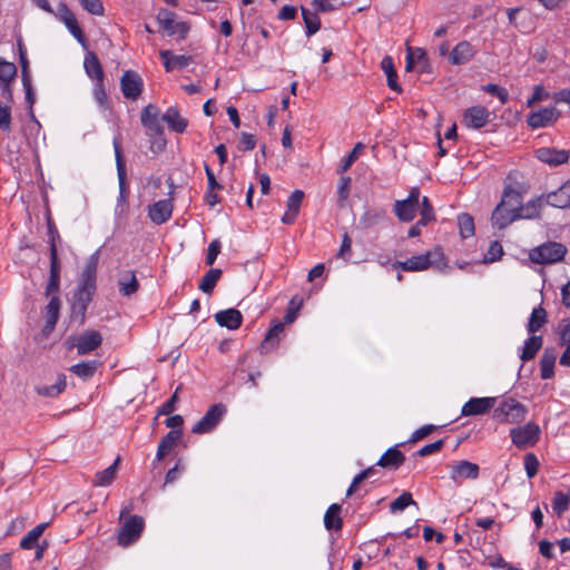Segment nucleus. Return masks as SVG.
<instances>
[{
  "instance_id": "obj_25",
  "label": "nucleus",
  "mask_w": 570,
  "mask_h": 570,
  "mask_svg": "<svg viewBox=\"0 0 570 570\" xmlns=\"http://www.w3.org/2000/svg\"><path fill=\"white\" fill-rule=\"evenodd\" d=\"M419 206L420 205L409 202L406 199L395 200V203H394L395 216L401 222H411L416 216Z\"/></svg>"
},
{
  "instance_id": "obj_58",
  "label": "nucleus",
  "mask_w": 570,
  "mask_h": 570,
  "mask_svg": "<svg viewBox=\"0 0 570 570\" xmlns=\"http://www.w3.org/2000/svg\"><path fill=\"white\" fill-rule=\"evenodd\" d=\"M81 7L91 14L102 16L104 6L100 0H80Z\"/></svg>"
},
{
  "instance_id": "obj_6",
  "label": "nucleus",
  "mask_w": 570,
  "mask_h": 570,
  "mask_svg": "<svg viewBox=\"0 0 570 570\" xmlns=\"http://www.w3.org/2000/svg\"><path fill=\"white\" fill-rule=\"evenodd\" d=\"M540 435L541 429L534 422H528L510 430L512 443L521 450L533 446L540 440Z\"/></svg>"
},
{
  "instance_id": "obj_2",
  "label": "nucleus",
  "mask_w": 570,
  "mask_h": 570,
  "mask_svg": "<svg viewBox=\"0 0 570 570\" xmlns=\"http://www.w3.org/2000/svg\"><path fill=\"white\" fill-rule=\"evenodd\" d=\"M522 197L521 194L513 189L512 187H507L503 191V196L501 202L497 205L494 208L491 222L494 227H498L499 229H503L507 226L511 224V217L512 216H502L501 212L505 208V206L509 209H512V213L518 214L519 208L521 207Z\"/></svg>"
},
{
  "instance_id": "obj_59",
  "label": "nucleus",
  "mask_w": 570,
  "mask_h": 570,
  "mask_svg": "<svg viewBox=\"0 0 570 570\" xmlns=\"http://www.w3.org/2000/svg\"><path fill=\"white\" fill-rule=\"evenodd\" d=\"M549 97L548 91L543 86L537 85L533 88L532 95L527 99V107H531L535 102L546 100Z\"/></svg>"
},
{
  "instance_id": "obj_12",
  "label": "nucleus",
  "mask_w": 570,
  "mask_h": 570,
  "mask_svg": "<svg viewBox=\"0 0 570 570\" xmlns=\"http://www.w3.org/2000/svg\"><path fill=\"white\" fill-rule=\"evenodd\" d=\"M60 272L61 264L58 258V249L57 245L51 246L50 248V271H49V279L46 286V295L50 296L51 294H58L60 289Z\"/></svg>"
},
{
  "instance_id": "obj_11",
  "label": "nucleus",
  "mask_w": 570,
  "mask_h": 570,
  "mask_svg": "<svg viewBox=\"0 0 570 570\" xmlns=\"http://www.w3.org/2000/svg\"><path fill=\"white\" fill-rule=\"evenodd\" d=\"M497 404V397H471L462 406L463 416H475L488 413Z\"/></svg>"
},
{
  "instance_id": "obj_46",
  "label": "nucleus",
  "mask_w": 570,
  "mask_h": 570,
  "mask_svg": "<svg viewBox=\"0 0 570 570\" xmlns=\"http://www.w3.org/2000/svg\"><path fill=\"white\" fill-rule=\"evenodd\" d=\"M570 507V494L557 491L552 499V510L561 517Z\"/></svg>"
},
{
  "instance_id": "obj_27",
  "label": "nucleus",
  "mask_w": 570,
  "mask_h": 570,
  "mask_svg": "<svg viewBox=\"0 0 570 570\" xmlns=\"http://www.w3.org/2000/svg\"><path fill=\"white\" fill-rule=\"evenodd\" d=\"M557 360V351L554 348H546L540 360V374L543 380H549L554 375V365Z\"/></svg>"
},
{
  "instance_id": "obj_56",
  "label": "nucleus",
  "mask_w": 570,
  "mask_h": 570,
  "mask_svg": "<svg viewBox=\"0 0 570 570\" xmlns=\"http://www.w3.org/2000/svg\"><path fill=\"white\" fill-rule=\"evenodd\" d=\"M364 145L362 142H357L355 147L352 149V151L343 159L341 171H346L353 163L358 158L361 151L363 150Z\"/></svg>"
},
{
  "instance_id": "obj_39",
  "label": "nucleus",
  "mask_w": 570,
  "mask_h": 570,
  "mask_svg": "<svg viewBox=\"0 0 570 570\" xmlns=\"http://www.w3.org/2000/svg\"><path fill=\"white\" fill-rule=\"evenodd\" d=\"M542 207V198H537L528 202L525 205L521 204L518 213V219H533L540 216Z\"/></svg>"
},
{
  "instance_id": "obj_13",
  "label": "nucleus",
  "mask_w": 570,
  "mask_h": 570,
  "mask_svg": "<svg viewBox=\"0 0 570 570\" xmlns=\"http://www.w3.org/2000/svg\"><path fill=\"white\" fill-rule=\"evenodd\" d=\"M494 119L495 115L489 109H465L463 115V124L472 129H480Z\"/></svg>"
},
{
  "instance_id": "obj_51",
  "label": "nucleus",
  "mask_w": 570,
  "mask_h": 570,
  "mask_svg": "<svg viewBox=\"0 0 570 570\" xmlns=\"http://www.w3.org/2000/svg\"><path fill=\"white\" fill-rule=\"evenodd\" d=\"M419 208L422 224H429L435 219L433 206L426 196L422 198Z\"/></svg>"
},
{
  "instance_id": "obj_49",
  "label": "nucleus",
  "mask_w": 570,
  "mask_h": 570,
  "mask_svg": "<svg viewBox=\"0 0 570 570\" xmlns=\"http://www.w3.org/2000/svg\"><path fill=\"white\" fill-rule=\"evenodd\" d=\"M458 225L462 238H468L474 235V222L471 215L460 214L458 216Z\"/></svg>"
},
{
  "instance_id": "obj_22",
  "label": "nucleus",
  "mask_w": 570,
  "mask_h": 570,
  "mask_svg": "<svg viewBox=\"0 0 570 570\" xmlns=\"http://www.w3.org/2000/svg\"><path fill=\"white\" fill-rule=\"evenodd\" d=\"M546 203L557 208H570V181L547 194Z\"/></svg>"
},
{
  "instance_id": "obj_20",
  "label": "nucleus",
  "mask_w": 570,
  "mask_h": 570,
  "mask_svg": "<svg viewBox=\"0 0 570 570\" xmlns=\"http://www.w3.org/2000/svg\"><path fill=\"white\" fill-rule=\"evenodd\" d=\"M159 56L164 62L166 71L181 70L191 62V57L186 55H175L170 50H161Z\"/></svg>"
},
{
  "instance_id": "obj_36",
  "label": "nucleus",
  "mask_w": 570,
  "mask_h": 570,
  "mask_svg": "<svg viewBox=\"0 0 570 570\" xmlns=\"http://www.w3.org/2000/svg\"><path fill=\"white\" fill-rule=\"evenodd\" d=\"M542 336L532 335L525 340L520 358L522 362L532 360L542 347Z\"/></svg>"
},
{
  "instance_id": "obj_5",
  "label": "nucleus",
  "mask_w": 570,
  "mask_h": 570,
  "mask_svg": "<svg viewBox=\"0 0 570 570\" xmlns=\"http://www.w3.org/2000/svg\"><path fill=\"white\" fill-rule=\"evenodd\" d=\"M159 28L169 37L178 35L179 40L187 38L190 26L186 21H177L176 14L168 9H160L156 16Z\"/></svg>"
},
{
  "instance_id": "obj_24",
  "label": "nucleus",
  "mask_w": 570,
  "mask_h": 570,
  "mask_svg": "<svg viewBox=\"0 0 570 570\" xmlns=\"http://www.w3.org/2000/svg\"><path fill=\"white\" fill-rule=\"evenodd\" d=\"M215 320L218 325L227 327L228 330H237L242 325V313L236 308H228L215 314Z\"/></svg>"
},
{
  "instance_id": "obj_38",
  "label": "nucleus",
  "mask_w": 570,
  "mask_h": 570,
  "mask_svg": "<svg viewBox=\"0 0 570 570\" xmlns=\"http://www.w3.org/2000/svg\"><path fill=\"white\" fill-rule=\"evenodd\" d=\"M98 366L99 362L94 360L75 364L69 371L82 380H89L95 375Z\"/></svg>"
},
{
  "instance_id": "obj_62",
  "label": "nucleus",
  "mask_w": 570,
  "mask_h": 570,
  "mask_svg": "<svg viewBox=\"0 0 570 570\" xmlns=\"http://www.w3.org/2000/svg\"><path fill=\"white\" fill-rule=\"evenodd\" d=\"M443 446H444V440H438V441H435L433 443H430V444H426V445L422 446L417 451V455L419 456H428L430 454H433V453H436V452L441 451Z\"/></svg>"
},
{
  "instance_id": "obj_52",
  "label": "nucleus",
  "mask_w": 570,
  "mask_h": 570,
  "mask_svg": "<svg viewBox=\"0 0 570 570\" xmlns=\"http://www.w3.org/2000/svg\"><path fill=\"white\" fill-rule=\"evenodd\" d=\"M375 473V468L370 466L362 472H360L357 475L354 476L352 483L350 484L346 495H352L358 488V485L366 479L371 478Z\"/></svg>"
},
{
  "instance_id": "obj_50",
  "label": "nucleus",
  "mask_w": 570,
  "mask_h": 570,
  "mask_svg": "<svg viewBox=\"0 0 570 570\" xmlns=\"http://www.w3.org/2000/svg\"><path fill=\"white\" fill-rule=\"evenodd\" d=\"M416 502L413 500L412 494L410 492H403L395 500H393L390 504L391 512L403 511L405 508L410 505H415Z\"/></svg>"
},
{
  "instance_id": "obj_14",
  "label": "nucleus",
  "mask_w": 570,
  "mask_h": 570,
  "mask_svg": "<svg viewBox=\"0 0 570 570\" xmlns=\"http://www.w3.org/2000/svg\"><path fill=\"white\" fill-rule=\"evenodd\" d=\"M432 265L431 253L412 256L406 261H396L392 264L393 268L404 272H421L428 269Z\"/></svg>"
},
{
  "instance_id": "obj_41",
  "label": "nucleus",
  "mask_w": 570,
  "mask_h": 570,
  "mask_svg": "<svg viewBox=\"0 0 570 570\" xmlns=\"http://www.w3.org/2000/svg\"><path fill=\"white\" fill-rule=\"evenodd\" d=\"M283 331L284 324L278 321L274 322L272 327L265 335V338L262 343V348L266 351L269 348H274L278 344L279 335L283 333Z\"/></svg>"
},
{
  "instance_id": "obj_37",
  "label": "nucleus",
  "mask_w": 570,
  "mask_h": 570,
  "mask_svg": "<svg viewBox=\"0 0 570 570\" xmlns=\"http://www.w3.org/2000/svg\"><path fill=\"white\" fill-rule=\"evenodd\" d=\"M163 120L176 132H184L186 130L187 120L178 114L177 109H168L163 115Z\"/></svg>"
},
{
  "instance_id": "obj_43",
  "label": "nucleus",
  "mask_w": 570,
  "mask_h": 570,
  "mask_svg": "<svg viewBox=\"0 0 570 570\" xmlns=\"http://www.w3.org/2000/svg\"><path fill=\"white\" fill-rule=\"evenodd\" d=\"M222 276V271L219 268H210L202 278L198 288L206 293L210 294L217 282L219 281Z\"/></svg>"
},
{
  "instance_id": "obj_33",
  "label": "nucleus",
  "mask_w": 570,
  "mask_h": 570,
  "mask_svg": "<svg viewBox=\"0 0 570 570\" xmlns=\"http://www.w3.org/2000/svg\"><path fill=\"white\" fill-rule=\"evenodd\" d=\"M341 505L333 503L328 507L324 514V525L327 530H341L343 520L341 518Z\"/></svg>"
},
{
  "instance_id": "obj_3",
  "label": "nucleus",
  "mask_w": 570,
  "mask_h": 570,
  "mask_svg": "<svg viewBox=\"0 0 570 570\" xmlns=\"http://www.w3.org/2000/svg\"><path fill=\"white\" fill-rule=\"evenodd\" d=\"M527 407L513 397H505L494 407L493 417L500 423L515 424L524 421Z\"/></svg>"
},
{
  "instance_id": "obj_40",
  "label": "nucleus",
  "mask_w": 570,
  "mask_h": 570,
  "mask_svg": "<svg viewBox=\"0 0 570 570\" xmlns=\"http://www.w3.org/2000/svg\"><path fill=\"white\" fill-rule=\"evenodd\" d=\"M381 68L386 75L387 85L392 90L399 91L400 86L397 83V73L394 67L393 58L385 56L381 61Z\"/></svg>"
},
{
  "instance_id": "obj_57",
  "label": "nucleus",
  "mask_w": 570,
  "mask_h": 570,
  "mask_svg": "<svg viewBox=\"0 0 570 570\" xmlns=\"http://www.w3.org/2000/svg\"><path fill=\"white\" fill-rule=\"evenodd\" d=\"M436 429H438V426L433 425V424L423 425L412 433L411 438L409 439V442L416 443V442L423 440L424 438H426L432 432H434Z\"/></svg>"
},
{
  "instance_id": "obj_21",
  "label": "nucleus",
  "mask_w": 570,
  "mask_h": 570,
  "mask_svg": "<svg viewBox=\"0 0 570 570\" xmlns=\"http://www.w3.org/2000/svg\"><path fill=\"white\" fill-rule=\"evenodd\" d=\"M304 199V193L299 189L294 190L287 199V209L282 217V223L291 225L295 222L298 216L302 202Z\"/></svg>"
},
{
  "instance_id": "obj_32",
  "label": "nucleus",
  "mask_w": 570,
  "mask_h": 570,
  "mask_svg": "<svg viewBox=\"0 0 570 570\" xmlns=\"http://www.w3.org/2000/svg\"><path fill=\"white\" fill-rule=\"evenodd\" d=\"M120 462V458L118 456L111 465H109L107 469L99 471L96 473L95 479L92 481V484L95 487H108L110 485L117 473L118 464Z\"/></svg>"
},
{
  "instance_id": "obj_16",
  "label": "nucleus",
  "mask_w": 570,
  "mask_h": 570,
  "mask_svg": "<svg viewBox=\"0 0 570 570\" xmlns=\"http://www.w3.org/2000/svg\"><path fill=\"white\" fill-rule=\"evenodd\" d=\"M569 151L566 149H556L550 147H541L535 150V157L549 165V166H559L568 163L569 160Z\"/></svg>"
},
{
  "instance_id": "obj_10",
  "label": "nucleus",
  "mask_w": 570,
  "mask_h": 570,
  "mask_svg": "<svg viewBox=\"0 0 570 570\" xmlns=\"http://www.w3.org/2000/svg\"><path fill=\"white\" fill-rule=\"evenodd\" d=\"M144 82L140 75L134 70H127L120 78V89L124 97L135 101L141 94Z\"/></svg>"
},
{
  "instance_id": "obj_61",
  "label": "nucleus",
  "mask_w": 570,
  "mask_h": 570,
  "mask_svg": "<svg viewBox=\"0 0 570 570\" xmlns=\"http://www.w3.org/2000/svg\"><path fill=\"white\" fill-rule=\"evenodd\" d=\"M483 89L493 95V96H497L499 98V101L500 104L504 105L508 102V91L502 88V87H499L498 85H493V83H488L487 86L483 87Z\"/></svg>"
},
{
  "instance_id": "obj_19",
  "label": "nucleus",
  "mask_w": 570,
  "mask_h": 570,
  "mask_svg": "<svg viewBox=\"0 0 570 570\" xmlns=\"http://www.w3.org/2000/svg\"><path fill=\"white\" fill-rule=\"evenodd\" d=\"M558 117L556 109H538L529 115L527 121L532 129H538L553 124Z\"/></svg>"
},
{
  "instance_id": "obj_34",
  "label": "nucleus",
  "mask_w": 570,
  "mask_h": 570,
  "mask_svg": "<svg viewBox=\"0 0 570 570\" xmlns=\"http://www.w3.org/2000/svg\"><path fill=\"white\" fill-rule=\"evenodd\" d=\"M67 386L66 375L60 373L57 376V382L52 385L38 386L36 387L37 393L45 397H56L61 394Z\"/></svg>"
},
{
  "instance_id": "obj_18",
  "label": "nucleus",
  "mask_w": 570,
  "mask_h": 570,
  "mask_svg": "<svg viewBox=\"0 0 570 570\" xmlns=\"http://www.w3.org/2000/svg\"><path fill=\"white\" fill-rule=\"evenodd\" d=\"M61 308V301L57 294L50 295V301L45 308L46 324L43 333L47 335L51 333L59 320V313Z\"/></svg>"
},
{
  "instance_id": "obj_42",
  "label": "nucleus",
  "mask_w": 570,
  "mask_h": 570,
  "mask_svg": "<svg viewBox=\"0 0 570 570\" xmlns=\"http://www.w3.org/2000/svg\"><path fill=\"white\" fill-rule=\"evenodd\" d=\"M546 323H547V312L543 307L538 306V307L533 308V311L530 315V318H529V322L527 325V330L530 334H534Z\"/></svg>"
},
{
  "instance_id": "obj_48",
  "label": "nucleus",
  "mask_w": 570,
  "mask_h": 570,
  "mask_svg": "<svg viewBox=\"0 0 570 570\" xmlns=\"http://www.w3.org/2000/svg\"><path fill=\"white\" fill-rule=\"evenodd\" d=\"M426 61H428L426 55L423 49H421V48L412 49L411 47H407L406 65H405L406 71H411L415 63L425 65Z\"/></svg>"
},
{
  "instance_id": "obj_4",
  "label": "nucleus",
  "mask_w": 570,
  "mask_h": 570,
  "mask_svg": "<svg viewBox=\"0 0 570 570\" xmlns=\"http://www.w3.org/2000/svg\"><path fill=\"white\" fill-rule=\"evenodd\" d=\"M567 248L561 243L548 242L530 250L529 257L535 264H554L563 259Z\"/></svg>"
},
{
  "instance_id": "obj_54",
  "label": "nucleus",
  "mask_w": 570,
  "mask_h": 570,
  "mask_svg": "<svg viewBox=\"0 0 570 570\" xmlns=\"http://www.w3.org/2000/svg\"><path fill=\"white\" fill-rule=\"evenodd\" d=\"M66 28L69 30V32L75 37V39L85 48L87 49V39L83 35L81 28L78 24V21L76 18H73L70 22L65 24Z\"/></svg>"
},
{
  "instance_id": "obj_31",
  "label": "nucleus",
  "mask_w": 570,
  "mask_h": 570,
  "mask_svg": "<svg viewBox=\"0 0 570 570\" xmlns=\"http://www.w3.org/2000/svg\"><path fill=\"white\" fill-rule=\"evenodd\" d=\"M180 435L181 430H171L161 439L156 453L157 461H161L165 458V455L176 445Z\"/></svg>"
},
{
  "instance_id": "obj_28",
  "label": "nucleus",
  "mask_w": 570,
  "mask_h": 570,
  "mask_svg": "<svg viewBox=\"0 0 570 570\" xmlns=\"http://www.w3.org/2000/svg\"><path fill=\"white\" fill-rule=\"evenodd\" d=\"M405 461V455L396 448H390L377 461V465L385 469H397Z\"/></svg>"
},
{
  "instance_id": "obj_35",
  "label": "nucleus",
  "mask_w": 570,
  "mask_h": 570,
  "mask_svg": "<svg viewBox=\"0 0 570 570\" xmlns=\"http://www.w3.org/2000/svg\"><path fill=\"white\" fill-rule=\"evenodd\" d=\"M386 216V212L382 208L367 209L363 213L360 218V225L362 228H372L380 224Z\"/></svg>"
},
{
  "instance_id": "obj_44",
  "label": "nucleus",
  "mask_w": 570,
  "mask_h": 570,
  "mask_svg": "<svg viewBox=\"0 0 570 570\" xmlns=\"http://www.w3.org/2000/svg\"><path fill=\"white\" fill-rule=\"evenodd\" d=\"M48 527V523L43 522L38 525H36L32 530H30L27 535L22 538L20 541V548L21 549H31L33 548L39 538L42 535L45 529Z\"/></svg>"
},
{
  "instance_id": "obj_7",
  "label": "nucleus",
  "mask_w": 570,
  "mask_h": 570,
  "mask_svg": "<svg viewBox=\"0 0 570 570\" xmlns=\"http://www.w3.org/2000/svg\"><path fill=\"white\" fill-rule=\"evenodd\" d=\"M102 342L101 334L96 330H87L77 336H71L66 341L68 348H77L79 355H87L97 350Z\"/></svg>"
},
{
  "instance_id": "obj_23",
  "label": "nucleus",
  "mask_w": 570,
  "mask_h": 570,
  "mask_svg": "<svg viewBox=\"0 0 570 570\" xmlns=\"http://www.w3.org/2000/svg\"><path fill=\"white\" fill-rule=\"evenodd\" d=\"M475 51L469 41L459 42L451 51L449 60L452 65H463L470 61Z\"/></svg>"
},
{
  "instance_id": "obj_1",
  "label": "nucleus",
  "mask_w": 570,
  "mask_h": 570,
  "mask_svg": "<svg viewBox=\"0 0 570 570\" xmlns=\"http://www.w3.org/2000/svg\"><path fill=\"white\" fill-rule=\"evenodd\" d=\"M99 255L94 253L86 262V266L81 273L80 282L72 297V313L78 315L80 324L83 323L86 311L96 293L97 268Z\"/></svg>"
},
{
  "instance_id": "obj_26",
  "label": "nucleus",
  "mask_w": 570,
  "mask_h": 570,
  "mask_svg": "<svg viewBox=\"0 0 570 570\" xmlns=\"http://www.w3.org/2000/svg\"><path fill=\"white\" fill-rule=\"evenodd\" d=\"M141 122L147 128L149 135L160 136L163 134V122H165L163 116L159 117L157 112L151 114V109H144Z\"/></svg>"
},
{
  "instance_id": "obj_64",
  "label": "nucleus",
  "mask_w": 570,
  "mask_h": 570,
  "mask_svg": "<svg viewBox=\"0 0 570 570\" xmlns=\"http://www.w3.org/2000/svg\"><path fill=\"white\" fill-rule=\"evenodd\" d=\"M559 342L561 345L570 344V322H566L559 326Z\"/></svg>"
},
{
  "instance_id": "obj_30",
  "label": "nucleus",
  "mask_w": 570,
  "mask_h": 570,
  "mask_svg": "<svg viewBox=\"0 0 570 570\" xmlns=\"http://www.w3.org/2000/svg\"><path fill=\"white\" fill-rule=\"evenodd\" d=\"M83 66L87 75L100 85L104 78L102 67L95 52L88 51L85 56Z\"/></svg>"
},
{
  "instance_id": "obj_9",
  "label": "nucleus",
  "mask_w": 570,
  "mask_h": 570,
  "mask_svg": "<svg viewBox=\"0 0 570 570\" xmlns=\"http://www.w3.org/2000/svg\"><path fill=\"white\" fill-rule=\"evenodd\" d=\"M226 409L223 404L212 405L205 415L193 426L191 432L203 434L210 432L222 420Z\"/></svg>"
},
{
  "instance_id": "obj_47",
  "label": "nucleus",
  "mask_w": 570,
  "mask_h": 570,
  "mask_svg": "<svg viewBox=\"0 0 570 570\" xmlns=\"http://www.w3.org/2000/svg\"><path fill=\"white\" fill-rule=\"evenodd\" d=\"M302 17L306 27V35L308 37L313 36L320 30L321 20L316 13H312L306 8L302 7Z\"/></svg>"
},
{
  "instance_id": "obj_29",
  "label": "nucleus",
  "mask_w": 570,
  "mask_h": 570,
  "mask_svg": "<svg viewBox=\"0 0 570 570\" xmlns=\"http://www.w3.org/2000/svg\"><path fill=\"white\" fill-rule=\"evenodd\" d=\"M119 292L124 296L135 294L139 288V283L134 271H125L118 279Z\"/></svg>"
},
{
  "instance_id": "obj_63",
  "label": "nucleus",
  "mask_w": 570,
  "mask_h": 570,
  "mask_svg": "<svg viewBox=\"0 0 570 570\" xmlns=\"http://www.w3.org/2000/svg\"><path fill=\"white\" fill-rule=\"evenodd\" d=\"M351 254H352V239L345 233L343 235V239H342L340 250L337 253V257L346 261L351 257Z\"/></svg>"
},
{
  "instance_id": "obj_17",
  "label": "nucleus",
  "mask_w": 570,
  "mask_h": 570,
  "mask_svg": "<svg viewBox=\"0 0 570 570\" xmlns=\"http://www.w3.org/2000/svg\"><path fill=\"white\" fill-rule=\"evenodd\" d=\"M173 214V204L169 199H161L154 203L148 208V216L154 224L161 225L170 219Z\"/></svg>"
},
{
  "instance_id": "obj_8",
  "label": "nucleus",
  "mask_w": 570,
  "mask_h": 570,
  "mask_svg": "<svg viewBox=\"0 0 570 570\" xmlns=\"http://www.w3.org/2000/svg\"><path fill=\"white\" fill-rule=\"evenodd\" d=\"M145 522L139 515H130L122 524L118 533V544L128 547L139 539L144 530Z\"/></svg>"
},
{
  "instance_id": "obj_53",
  "label": "nucleus",
  "mask_w": 570,
  "mask_h": 570,
  "mask_svg": "<svg viewBox=\"0 0 570 570\" xmlns=\"http://www.w3.org/2000/svg\"><path fill=\"white\" fill-rule=\"evenodd\" d=\"M502 255H503L502 245L499 242L494 240L490 244L488 252L484 255L483 262L484 263H493L495 261H499Z\"/></svg>"
},
{
  "instance_id": "obj_45",
  "label": "nucleus",
  "mask_w": 570,
  "mask_h": 570,
  "mask_svg": "<svg viewBox=\"0 0 570 570\" xmlns=\"http://www.w3.org/2000/svg\"><path fill=\"white\" fill-rule=\"evenodd\" d=\"M17 73L16 65L0 59V87L6 89Z\"/></svg>"
},
{
  "instance_id": "obj_60",
  "label": "nucleus",
  "mask_w": 570,
  "mask_h": 570,
  "mask_svg": "<svg viewBox=\"0 0 570 570\" xmlns=\"http://www.w3.org/2000/svg\"><path fill=\"white\" fill-rule=\"evenodd\" d=\"M63 24L70 22L75 17L71 10L65 2H60L57 7V11L53 13Z\"/></svg>"
},
{
  "instance_id": "obj_15",
  "label": "nucleus",
  "mask_w": 570,
  "mask_h": 570,
  "mask_svg": "<svg viewBox=\"0 0 570 570\" xmlns=\"http://www.w3.org/2000/svg\"><path fill=\"white\" fill-rule=\"evenodd\" d=\"M450 478L454 482L461 480H475L479 478V465L466 460L459 461L458 463L450 466Z\"/></svg>"
},
{
  "instance_id": "obj_55",
  "label": "nucleus",
  "mask_w": 570,
  "mask_h": 570,
  "mask_svg": "<svg viewBox=\"0 0 570 570\" xmlns=\"http://www.w3.org/2000/svg\"><path fill=\"white\" fill-rule=\"evenodd\" d=\"M539 469V461L535 454L533 453H527L524 455V470L527 473V476L529 479H532L537 473Z\"/></svg>"
}]
</instances>
